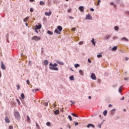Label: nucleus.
Wrapping results in <instances>:
<instances>
[{
	"label": "nucleus",
	"instance_id": "nucleus-34",
	"mask_svg": "<svg viewBox=\"0 0 129 129\" xmlns=\"http://www.w3.org/2000/svg\"><path fill=\"white\" fill-rule=\"evenodd\" d=\"M109 38H110V35H107V36L106 37V40H108V39H109Z\"/></svg>",
	"mask_w": 129,
	"mask_h": 129
},
{
	"label": "nucleus",
	"instance_id": "nucleus-28",
	"mask_svg": "<svg viewBox=\"0 0 129 129\" xmlns=\"http://www.w3.org/2000/svg\"><path fill=\"white\" fill-rule=\"evenodd\" d=\"M80 66V65H79V64H78V63L75 64V68H77L78 67H79Z\"/></svg>",
	"mask_w": 129,
	"mask_h": 129
},
{
	"label": "nucleus",
	"instance_id": "nucleus-55",
	"mask_svg": "<svg viewBox=\"0 0 129 129\" xmlns=\"http://www.w3.org/2000/svg\"><path fill=\"white\" fill-rule=\"evenodd\" d=\"M1 77H2V72H1V71H0V78H1Z\"/></svg>",
	"mask_w": 129,
	"mask_h": 129
},
{
	"label": "nucleus",
	"instance_id": "nucleus-39",
	"mask_svg": "<svg viewBox=\"0 0 129 129\" xmlns=\"http://www.w3.org/2000/svg\"><path fill=\"white\" fill-rule=\"evenodd\" d=\"M9 129H14V127L13 126H9Z\"/></svg>",
	"mask_w": 129,
	"mask_h": 129
},
{
	"label": "nucleus",
	"instance_id": "nucleus-21",
	"mask_svg": "<svg viewBox=\"0 0 129 129\" xmlns=\"http://www.w3.org/2000/svg\"><path fill=\"white\" fill-rule=\"evenodd\" d=\"M103 114L105 116L107 114V110H105L104 112H103Z\"/></svg>",
	"mask_w": 129,
	"mask_h": 129
},
{
	"label": "nucleus",
	"instance_id": "nucleus-53",
	"mask_svg": "<svg viewBox=\"0 0 129 129\" xmlns=\"http://www.w3.org/2000/svg\"><path fill=\"white\" fill-rule=\"evenodd\" d=\"M75 126L78 125V122H77L75 123Z\"/></svg>",
	"mask_w": 129,
	"mask_h": 129
},
{
	"label": "nucleus",
	"instance_id": "nucleus-24",
	"mask_svg": "<svg viewBox=\"0 0 129 129\" xmlns=\"http://www.w3.org/2000/svg\"><path fill=\"white\" fill-rule=\"evenodd\" d=\"M114 30H115V31H118V30H119V28L118 27V26H115V27H114Z\"/></svg>",
	"mask_w": 129,
	"mask_h": 129
},
{
	"label": "nucleus",
	"instance_id": "nucleus-56",
	"mask_svg": "<svg viewBox=\"0 0 129 129\" xmlns=\"http://www.w3.org/2000/svg\"><path fill=\"white\" fill-rule=\"evenodd\" d=\"M39 90H40L39 89H35V91H39Z\"/></svg>",
	"mask_w": 129,
	"mask_h": 129
},
{
	"label": "nucleus",
	"instance_id": "nucleus-27",
	"mask_svg": "<svg viewBox=\"0 0 129 129\" xmlns=\"http://www.w3.org/2000/svg\"><path fill=\"white\" fill-rule=\"evenodd\" d=\"M70 80H74V76H72L70 77Z\"/></svg>",
	"mask_w": 129,
	"mask_h": 129
},
{
	"label": "nucleus",
	"instance_id": "nucleus-49",
	"mask_svg": "<svg viewBox=\"0 0 129 129\" xmlns=\"http://www.w3.org/2000/svg\"><path fill=\"white\" fill-rule=\"evenodd\" d=\"M75 30H76V28H72V31H73L74 32L75 31Z\"/></svg>",
	"mask_w": 129,
	"mask_h": 129
},
{
	"label": "nucleus",
	"instance_id": "nucleus-58",
	"mask_svg": "<svg viewBox=\"0 0 129 129\" xmlns=\"http://www.w3.org/2000/svg\"><path fill=\"white\" fill-rule=\"evenodd\" d=\"M88 98H89V99H91V96H89Z\"/></svg>",
	"mask_w": 129,
	"mask_h": 129
},
{
	"label": "nucleus",
	"instance_id": "nucleus-1",
	"mask_svg": "<svg viewBox=\"0 0 129 129\" xmlns=\"http://www.w3.org/2000/svg\"><path fill=\"white\" fill-rule=\"evenodd\" d=\"M58 66V64L56 63H54V64H52V62H50L49 63V69L50 70H55V71H58L59 70V69L58 68H55L57 67Z\"/></svg>",
	"mask_w": 129,
	"mask_h": 129
},
{
	"label": "nucleus",
	"instance_id": "nucleus-52",
	"mask_svg": "<svg viewBox=\"0 0 129 129\" xmlns=\"http://www.w3.org/2000/svg\"><path fill=\"white\" fill-rule=\"evenodd\" d=\"M129 78H125L124 80H128Z\"/></svg>",
	"mask_w": 129,
	"mask_h": 129
},
{
	"label": "nucleus",
	"instance_id": "nucleus-59",
	"mask_svg": "<svg viewBox=\"0 0 129 129\" xmlns=\"http://www.w3.org/2000/svg\"><path fill=\"white\" fill-rule=\"evenodd\" d=\"M68 127L69 128H71V126H70V125H68Z\"/></svg>",
	"mask_w": 129,
	"mask_h": 129
},
{
	"label": "nucleus",
	"instance_id": "nucleus-8",
	"mask_svg": "<svg viewBox=\"0 0 129 129\" xmlns=\"http://www.w3.org/2000/svg\"><path fill=\"white\" fill-rule=\"evenodd\" d=\"M43 63L45 66H48V64H49V61H48L47 59H45L44 60Z\"/></svg>",
	"mask_w": 129,
	"mask_h": 129
},
{
	"label": "nucleus",
	"instance_id": "nucleus-54",
	"mask_svg": "<svg viewBox=\"0 0 129 129\" xmlns=\"http://www.w3.org/2000/svg\"><path fill=\"white\" fill-rule=\"evenodd\" d=\"M116 39H117V37H113V40H116Z\"/></svg>",
	"mask_w": 129,
	"mask_h": 129
},
{
	"label": "nucleus",
	"instance_id": "nucleus-19",
	"mask_svg": "<svg viewBox=\"0 0 129 129\" xmlns=\"http://www.w3.org/2000/svg\"><path fill=\"white\" fill-rule=\"evenodd\" d=\"M59 110H56L54 111V114H56V115L59 114Z\"/></svg>",
	"mask_w": 129,
	"mask_h": 129
},
{
	"label": "nucleus",
	"instance_id": "nucleus-13",
	"mask_svg": "<svg viewBox=\"0 0 129 129\" xmlns=\"http://www.w3.org/2000/svg\"><path fill=\"white\" fill-rule=\"evenodd\" d=\"M87 20H91V16L90 14H88L86 16Z\"/></svg>",
	"mask_w": 129,
	"mask_h": 129
},
{
	"label": "nucleus",
	"instance_id": "nucleus-47",
	"mask_svg": "<svg viewBox=\"0 0 129 129\" xmlns=\"http://www.w3.org/2000/svg\"><path fill=\"white\" fill-rule=\"evenodd\" d=\"M98 127H101V124H98Z\"/></svg>",
	"mask_w": 129,
	"mask_h": 129
},
{
	"label": "nucleus",
	"instance_id": "nucleus-45",
	"mask_svg": "<svg viewBox=\"0 0 129 129\" xmlns=\"http://www.w3.org/2000/svg\"><path fill=\"white\" fill-rule=\"evenodd\" d=\"M26 82H27V84H28V85L30 84V81L28 80H27L26 81Z\"/></svg>",
	"mask_w": 129,
	"mask_h": 129
},
{
	"label": "nucleus",
	"instance_id": "nucleus-50",
	"mask_svg": "<svg viewBox=\"0 0 129 129\" xmlns=\"http://www.w3.org/2000/svg\"><path fill=\"white\" fill-rule=\"evenodd\" d=\"M90 11H91V12H94V9H92V8H91Z\"/></svg>",
	"mask_w": 129,
	"mask_h": 129
},
{
	"label": "nucleus",
	"instance_id": "nucleus-26",
	"mask_svg": "<svg viewBox=\"0 0 129 129\" xmlns=\"http://www.w3.org/2000/svg\"><path fill=\"white\" fill-rule=\"evenodd\" d=\"M39 4L40 5V6L44 5H45V3H44V2L43 1H40Z\"/></svg>",
	"mask_w": 129,
	"mask_h": 129
},
{
	"label": "nucleus",
	"instance_id": "nucleus-25",
	"mask_svg": "<svg viewBox=\"0 0 129 129\" xmlns=\"http://www.w3.org/2000/svg\"><path fill=\"white\" fill-rule=\"evenodd\" d=\"M47 34H48V35H53V32L48 30L47 31Z\"/></svg>",
	"mask_w": 129,
	"mask_h": 129
},
{
	"label": "nucleus",
	"instance_id": "nucleus-57",
	"mask_svg": "<svg viewBox=\"0 0 129 129\" xmlns=\"http://www.w3.org/2000/svg\"><path fill=\"white\" fill-rule=\"evenodd\" d=\"M111 106H112V104H109V107H111Z\"/></svg>",
	"mask_w": 129,
	"mask_h": 129
},
{
	"label": "nucleus",
	"instance_id": "nucleus-29",
	"mask_svg": "<svg viewBox=\"0 0 129 129\" xmlns=\"http://www.w3.org/2000/svg\"><path fill=\"white\" fill-rule=\"evenodd\" d=\"M97 57L98 58H101V57H102V55H101V54H98V55H97Z\"/></svg>",
	"mask_w": 129,
	"mask_h": 129
},
{
	"label": "nucleus",
	"instance_id": "nucleus-9",
	"mask_svg": "<svg viewBox=\"0 0 129 129\" xmlns=\"http://www.w3.org/2000/svg\"><path fill=\"white\" fill-rule=\"evenodd\" d=\"M55 61L56 63H57V64H59V65H64V63H63V62L60 61L58 60H56Z\"/></svg>",
	"mask_w": 129,
	"mask_h": 129
},
{
	"label": "nucleus",
	"instance_id": "nucleus-16",
	"mask_svg": "<svg viewBox=\"0 0 129 129\" xmlns=\"http://www.w3.org/2000/svg\"><path fill=\"white\" fill-rule=\"evenodd\" d=\"M122 87L123 86H121V87H120V88L118 89V91L119 92V93H121V91H122Z\"/></svg>",
	"mask_w": 129,
	"mask_h": 129
},
{
	"label": "nucleus",
	"instance_id": "nucleus-22",
	"mask_svg": "<svg viewBox=\"0 0 129 129\" xmlns=\"http://www.w3.org/2000/svg\"><path fill=\"white\" fill-rule=\"evenodd\" d=\"M28 20H29V17H27L23 20V21L24 22H26L28 21Z\"/></svg>",
	"mask_w": 129,
	"mask_h": 129
},
{
	"label": "nucleus",
	"instance_id": "nucleus-10",
	"mask_svg": "<svg viewBox=\"0 0 129 129\" xmlns=\"http://www.w3.org/2000/svg\"><path fill=\"white\" fill-rule=\"evenodd\" d=\"M5 120L6 122H7V123H10V119H9V117L8 116H6L5 117Z\"/></svg>",
	"mask_w": 129,
	"mask_h": 129
},
{
	"label": "nucleus",
	"instance_id": "nucleus-18",
	"mask_svg": "<svg viewBox=\"0 0 129 129\" xmlns=\"http://www.w3.org/2000/svg\"><path fill=\"white\" fill-rule=\"evenodd\" d=\"M79 73H80V74L81 75H82V76H83L84 73H83V71L82 70H79Z\"/></svg>",
	"mask_w": 129,
	"mask_h": 129
},
{
	"label": "nucleus",
	"instance_id": "nucleus-41",
	"mask_svg": "<svg viewBox=\"0 0 129 129\" xmlns=\"http://www.w3.org/2000/svg\"><path fill=\"white\" fill-rule=\"evenodd\" d=\"M79 45H82L83 44V41H80L79 42Z\"/></svg>",
	"mask_w": 129,
	"mask_h": 129
},
{
	"label": "nucleus",
	"instance_id": "nucleus-4",
	"mask_svg": "<svg viewBox=\"0 0 129 129\" xmlns=\"http://www.w3.org/2000/svg\"><path fill=\"white\" fill-rule=\"evenodd\" d=\"M32 40L33 41H40V40H41V37H38L37 36H34L33 37H32Z\"/></svg>",
	"mask_w": 129,
	"mask_h": 129
},
{
	"label": "nucleus",
	"instance_id": "nucleus-64",
	"mask_svg": "<svg viewBox=\"0 0 129 129\" xmlns=\"http://www.w3.org/2000/svg\"><path fill=\"white\" fill-rule=\"evenodd\" d=\"M34 0H30V2H34Z\"/></svg>",
	"mask_w": 129,
	"mask_h": 129
},
{
	"label": "nucleus",
	"instance_id": "nucleus-32",
	"mask_svg": "<svg viewBox=\"0 0 129 129\" xmlns=\"http://www.w3.org/2000/svg\"><path fill=\"white\" fill-rule=\"evenodd\" d=\"M30 12L31 13H33V12H34V9L33 8H30Z\"/></svg>",
	"mask_w": 129,
	"mask_h": 129
},
{
	"label": "nucleus",
	"instance_id": "nucleus-14",
	"mask_svg": "<svg viewBox=\"0 0 129 129\" xmlns=\"http://www.w3.org/2000/svg\"><path fill=\"white\" fill-rule=\"evenodd\" d=\"M90 126H91L93 128H94V127H95V126H94L93 124H89L87 126V127H90Z\"/></svg>",
	"mask_w": 129,
	"mask_h": 129
},
{
	"label": "nucleus",
	"instance_id": "nucleus-15",
	"mask_svg": "<svg viewBox=\"0 0 129 129\" xmlns=\"http://www.w3.org/2000/svg\"><path fill=\"white\" fill-rule=\"evenodd\" d=\"M121 41H126V42H128V39L126 38V37H123L121 39Z\"/></svg>",
	"mask_w": 129,
	"mask_h": 129
},
{
	"label": "nucleus",
	"instance_id": "nucleus-35",
	"mask_svg": "<svg viewBox=\"0 0 129 129\" xmlns=\"http://www.w3.org/2000/svg\"><path fill=\"white\" fill-rule=\"evenodd\" d=\"M101 2L100 1V0H98V3L97 4V6H99V4H100Z\"/></svg>",
	"mask_w": 129,
	"mask_h": 129
},
{
	"label": "nucleus",
	"instance_id": "nucleus-5",
	"mask_svg": "<svg viewBox=\"0 0 129 129\" xmlns=\"http://www.w3.org/2000/svg\"><path fill=\"white\" fill-rule=\"evenodd\" d=\"M34 30H40L42 28V24L38 23V25H36L34 26Z\"/></svg>",
	"mask_w": 129,
	"mask_h": 129
},
{
	"label": "nucleus",
	"instance_id": "nucleus-44",
	"mask_svg": "<svg viewBox=\"0 0 129 129\" xmlns=\"http://www.w3.org/2000/svg\"><path fill=\"white\" fill-rule=\"evenodd\" d=\"M17 87L18 90H19V89H20V85H17Z\"/></svg>",
	"mask_w": 129,
	"mask_h": 129
},
{
	"label": "nucleus",
	"instance_id": "nucleus-30",
	"mask_svg": "<svg viewBox=\"0 0 129 129\" xmlns=\"http://www.w3.org/2000/svg\"><path fill=\"white\" fill-rule=\"evenodd\" d=\"M50 124H51V122H47L46 123V125H47L48 126H50Z\"/></svg>",
	"mask_w": 129,
	"mask_h": 129
},
{
	"label": "nucleus",
	"instance_id": "nucleus-12",
	"mask_svg": "<svg viewBox=\"0 0 129 129\" xmlns=\"http://www.w3.org/2000/svg\"><path fill=\"white\" fill-rule=\"evenodd\" d=\"M79 9L80 12H84V7L83 6L80 7Z\"/></svg>",
	"mask_w": 129,
	"mask_h": 129
},
{
	"label": "nucleus",
	"instance_id": "nucleus-43",
	"mask_svg": "<svg viewBox=\"0 0 129 129\" xmlns=\"http://www.w3.org/2000/svg\"><path fill=\"white\" fill-rule=\"evenodd\" d=\"M36 125L38 128H40V126H39V124H38V123H36Z\"/></svg>",
	"mask_w": 129,
	"mask_h": 129
},
{
	"label": "nucleus",
	"instance_id": "nucleus-2",
	"mask_svg": "<svg viewBox=\"0 0 129 129\" xmlns=\"http://www.w3.org/2000/svg\"><path fill=\"white\" fill-rule=\"evenodd\" d=\"M62 30H63V29L62 28V26H58L57 28L55 30L54 33H56V34L60 35V34H61V31H62Z\"/></svg>",
	"mask_w": 129,
	"mask_h": 129
},
{
	"label": "nucleus",
	"instance_id": "nucleus-11",
	"mask_svg": "<svg viewBox=\"0 0 129 129\" xmlns=\"http://www.w3.org/2000/svg\"><path fill=\"white\" fill-rule=\"evenodd\" d=\"M45 16H51V15H52V12L50 11V12H45Z\"/></svg>",
	"mask_w": 129,
	"mask_h": 129
},
{
	"label": "nucleus",
	"instance_id": "nucleus-33",
	"mask_svg": "<svg viewBox=\"0 0 129 129\" xmlns=\"http://www.w3.org/2000/svg\"><path fill=\"white\" fill-rule=\"evenodd\" d=\"M72 11V9H69L68 10V13H71V11Z\"/></svg>",
	"mask_w": 129,
	"mask_h": 129
},
{
	"label": "nucleus",
	"instance_id": "nucleus-60",
	"mask_svg": "<svg viewBox=\"0 0 129 129\" xmlns=\"http://www.w3.org/2000/svg\"><path fill=\"white\" fill-rule=\"evenodd\" d=\"M110 5L113 6V3L111 2V3H110Z\"/></svg>",
	"mask_w": 129,
	"mask_h": 129
},
{
	"label": "nucleus",
	"instance_id": "nucleus-6",
	"mask_svg": "<svg viewBox=\"0 0 129 129\" xmlns=\"http://www.w3.org/2000/svg\"><path fill=\"white\" fill-rule=\"evenodd\" d=\"M1 68L3 70H6V66L4 64L3 61H1Z\"/></svg>",
	"mask_w": 129,
	"mask_h": 129
},
{
	"label": "nucleus",
	"instance_id": "nucleus-62",
	"mask_svg": "<svg viewBox=\"0 0 129 129\" xmlns=\"http://www.w3.org/2000/svg\"><path fill=\"white\" fill-rule=\"evenodd\" d=\"M35 89H33V90H32L33 92H35Z\"/></svg>",
	"mask_w": 129,
	"mask_h": 129
},
{
	"label": "nucleus",
	"instance_id": "nucleus-48",
	"mask_svg": "<svg viewBox=\"0 0 129 129\" xmlns=\"http://www.w3.org/2000/svg\"><path fill=\"white\" fill-rule=\"evenodd\" d=\"M53 107H56V106H57V104H53Z\"/></svg>",
	"mask_w": 129,
	"mask_h": 129
},
{
	"label": "nucleus",
	"instance_id": "nucleus-23",
	"mask_svg": "<svg viewBox=\"0 0 129 129\" xmlns=\"http://www.w3.org/2000/svg\"><path fill=\"white\" fill-rule=\"evenodd\" d=\"M91 42L93 43V44L94 45V46H95V42L94 41V38H92Z\"/></svg>",
	"mask_w": 129,
	"mask_h": 129
},
{
	"label": "nucleus",
	"instance_id": "nucleus-51",
	"mask_svg": "<svg viewBox=\"0 0 129 129\" xmlns=\"http://www.w3.org/2000/svg\"><path fill=\"white\" fill-rule=\"evenodd\" d=\"M36 33H37V34H38L39 32H38V29H35Z\"/></svg>",
	"mask_w": 129,
	"mask_h": 129
},
{
	"label": "nucleus",
	"instance_id": "nucleus-20",
	"mask_svg": "<svg viewBox=\"0 0 129 129\" xmlns=\"http://www.w3.org/2000/svg\"><path fill=\"white\" fill-rule=\"evenodd\" d=\"M21 97L22 98V99H25V94L24 93H22L21 95Z\"/></svg>",
	"mask_w": 129,
	"mask_h": 129
},
{
	"label": "nucleus",
	"instance_id": "nucleus-36",
	"mask_svg": "<svg viewBox=\"0 0 129 129\" xmlns=\"http://www.w3.org/2000/svg\"><path fill=\"white\" fill-rule=\"evenodd\" d=\"M30 121V117L29 116H27V122H29Z\"/></svg>",
	"mask_w": 129,
	"mask_h": 129
},
{
	"label": "nucleus",
	"instance_id": "nucleus-31",
	"mask_svg": "<svg viewBox=\"0 0 129 129\" xmlns=\"http://www.w3.org/2000/svg\"><path fill=\"white\" fill-rule=\"evenodd\" d=\"M68 117H69L70 120L71 121L72 120V117H71V116L69 115Z\"/></svg>",
	"mask_w": 129,
	"mask_h": 129
},
{
	"label": "nucleus",
	"instance_id": "nucleus-37",
	"mask_svg": "<svg viewBox=\"0 0 129 129\" xmlns=\"http://www.w3.org/2000/svg\"><path fill=\"white\" fill-rule=\"evenodd\" d=\"M72 115H73V116H75L76 117H78V116L75 115V114H74V113H72Z\"/></svg>",
	"mask_w": 129,
	"mask_h": 129
},
{
	"label": "nucleus",
	"instance_id": "nucleus-17",
	"mask_svg": "<svg viewBox=\"0 0 129 129\" xmlns=\"http://www.w3.org/2000/svg\"><path fill=\"white\" fill-rule=\"evenodd\" d=\"M112 51H116L117 50V46H114V47L112 48Z\"/></svg>",
	"mask_w": 129,
	"mask_h": 129
},
{
	"label": "nucleus",
	"instance_id": "nucleus-63",
	"mask_svg": "<svg viewBox=\"0 0 129 129\" xmlns=\"http://www.w3.org/2000/svg\"><path fill=\"white\" fill-rule=\"evenodd\" d=\"M25 25H26V26H28V23H26Z\"/></svg>",
	"mask_w": 129,
	"mask_h": 129
},
{
	"label": "nucleus",
	"instance_id": "nucleus-38",
	"mask_svg": "<svg viewBox=\"0 0 129 129\" xmlns=\"http://www.w3.org/2000/svg\"><path fill=\"white\" fill-rule=\"evenodd\" d=\"M17 101L18 104H20V103H21V102H20V100H19V99H17Z\"/></svg>",
	"mask_w": 129,
	"mask_h": 129
},
{
	"label": "nucleus",
	"instance_id": "nucleus-46",
	"mask_svg": "<svg viewBox=\"0 0 129 129\" xmlns=\"http://www.w3.org/2000/svg\"><path fill=\"white\" fill-rule=\"evenodd\" d=\"M88 61L89 62V63H91V60H90V59L89 58H88Z\"/></svg>",
	"mask_w": 129,
	"mask_h": 129
},
{
	"label": "nucleus",
	"instance_id": "nucleus-40",
	"mask_svg": "<svg viewBox=\"0 0 129 129\" xmlns=\"http://www.w3.org/2000/svg\"><path fill=\"white\" fill-rule=\"evenodd\" d=\"M44 105H45V106H48V102L44 103Z\"/></svg>",
	"mask_w": 129,
	"mask_h": 129
},
{
	"label": "nucleus",
	"instance_id": "nucleus-3",
	"mask_svg": "<svg viewBox=\"0 0 129 129\" xmlns=\"http://www.w3.org/2000/svg\"><path fill=\"white\" fill-rule=\"evenodd\" d=\"M14 114L16 119H20L21 115H20V113H19V112L15 111L14 112Z\"/></svg>",
	"mask_w": 129,
	"mask_h": 129
},
{
	"label": "nucleus",
	"instance_id": "nucleus-61",
	"mask_svg": "<svg viewBox=\"0 0 129 129\" xmlns=\"http://www.w3.org/2000/svg\"><path fill=\"white\" fill-rule=\"evenodd\" d=\"M124 99V97H123L121 99V100H123Z\"/></svg>",
	"mask_w": 129,
	"mask_h": 129
},
{
	"label": "nucleus",
	"instance_id": "nucleus-42",
	"mask_svg": "<svg viewBox=\"0 0 129 129\" xmlns=\"http://www.w3.org/2000/svg\"><path fill=\"white\" fill-rule=\"evenodd\" d=\"M71 102L72 103L71 105H72L73 104H75V102H73L72 101H71Z\"/></svg>",
	"mask_w": 129,
	"mask_h": 129
},
{
	"label": "nucleus",
	"instance_id": "nucleus-7",
	"mask_svg": "<svg viewBox=\"0 0 129 129\" xmlns=\"http://www.w3.org/2000/svg\"><path fill=\"white\" fill-rule=\"evenodd\" d=\"M91 78H92L93 80H96V76L94 73L91 74Z\"/></svg>",
	"mask_w": 129,
	"mask_h": 129
}]
</instances>
